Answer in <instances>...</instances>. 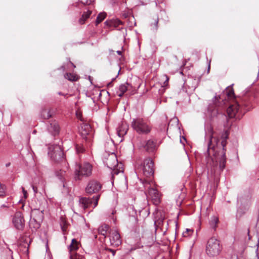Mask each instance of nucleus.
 Returning <instances> with one entry per match:
<instances>
[{"instance_id":"obj_1","label":"nucleus","mask_w":259,"mask_h":259,"mask_svg":"<svg viewBox=\"0 0 259 259\" xmlns=\"http://www.w3.org/2000/svg\"><path fill=\"white\" fill-rule=\"evenodd\" d=\"M205 140H208L207 152L209 155L212 154L219 161L220 168L223 170L226 166V146L228 134L225 131L222 135V141L220 142L215 136L213 128L210 124H207L205 127Z\"/></svg>"},{"instance_id":"obj_2","label":"nucleus","mask_w":259,"mask_h":259,"mask_svg":"<svg viewBox=\"0 0 259 259\" xmlns=\"http://www.w3.org/2000/svg\"><path fill=\"white\" fill-rule=\"evenodd\" d=\"M250 101L248 100L247 96L243 97L240 101L231 105L227 109V114L230 118H240L245 112L249 110V108L245 109L249 106Z\"/></svg>"},{"instance_id":"obj_3","label":"nucleus","mask_w":259,"mask_h":259,"mask_svg":"<svg viewBox=\"0 0 259 259\" xmlns=\"http://www.w3.org/2000/svg\"><path fill=\"white\" fill-rule=\"evenodd\" d=\"M131 126L139 134L147 135L152 130L150 123L146 120L140 117L134 118L131 123Z\"/></svg>"},{"instance_id":"obj_4","label":"nucleus","mask_w":259,"mask_h":259,"mask_svg":"<svg viewBox=\"0 0 259 259\" xmlns=\"http://www.w3.org/2000/svg\"><path fill=\"white\" fill-rule=\"evenodd\" d=\"M222 250L220 241L215 237L210 238L206 244L205 252L210 257H214L220 254Z\"/></svg>"},{"instance_id":"obj_5","label":"nucleus","mask_w":259,"mask_h":259,"mask_svg":"<svg viewBox=\"0 0 259 259\" xmlns=\"http://www.w3.org/2000/svg\"><path fill=\"white\" fill-rule=\"evenodd\" d=\"M154 163L151 158H146L143 163L140 165L136 166V170L143 174L147 178H150L154 174Z\"/></svg>"},{"instance_id":"obj_6","label":"nucleus","mask_w":259,"mask_h":259,"mask_svg":"<svg viewBox=\"0 0 259 259\" xmlns=\"http://www.w3.org/2000/svg\"><path fill=\"white\" fill-rule=\"evenodd\" d=\"M93 166L89 162H84L78 165L75 171V180H80L82 177H88L92 175Z\"/></svg>"},{"instance_id":"obj_7","label":"nucleus","mask_w":259,"mask_h":259,"mask_svg":"<svg viewBox=\"0 0 259 259\" xmlns=\"http://www.w3.org/2000/svg\"><path fill=\"white\" fill-rule=\"evenodd\" d=\"M104 163L108 168L112 169V177H114L115 175H117L120 172H123L122 169L117 168L118 165V161L116 155L113 152H111V153L108 154V157L104 160Z\"/></svg>"},{"instance_id":"obj_8","label":"nucleus","mask_w":259,"mask_h":259,"mask_svg":"<svg viewBox=\"0 0 259 259\" xmlns=\"http://www.w3.org/2000/svg\"><path fill=\"white\" fill-rule=\"evenodd\" d=\"M100 197V195H97L92 198L80 197L79 200V206L83 209L85 210L87 208L92 207L93 204V208H94L98 205Z\"/></svg>"},{"instance_id":"obj_9","label":"nucleus","mask_w":259,"mask_h":259,"mask_svg":"<svg viewBox=\"0 0 259 259\" xmlns=\"http://www.w3.org/2000/svg\"><path fill=\"white\" fill-rule=\"evenodd\" d=\"M48 154L55 161H59L63 158V150L59 145H51L49 147Z\"/></svg>"},{"instance_id":"obj_10","label":"nucleus","mask_w":259,"mask_h":259,"mask_svg":"<svg viewBox=\"0 0 259 259\" xmlns=\"http://www.w3.org/2000/svg\"><path fill=\"white\" fill-rule=\"evenodd\" d=\"M79 131L80 136L85 141H91L92 138V131L90 124L88 123L83 122L80 124Z\"/></svg>"},{"instance_id":"obj_11","label":"nucleus","mask_w":259,"mask_h":259,"mask_svg":"<svg viewBox=\"0 0 259 259\" xmlns=\"http://www.w3.org/2000/svg\"><path fill=\"white\" fill-rule=\"evenodd\" d=\"M151 183L152 184H151L147 180H145L144 182H143L145 187H147L148 189V195L149 197L156 202H159L160 195L158 190L155 187L152 186V185H154V184L152 182H151Z\"/></svg>"},{"instance_id":"obj_12","label":"nucleus","mask_w":259,"mask_h":259,"mask_svg":"<svg viewBox=\"0 0 259 259\" xmlns=\"http://www.w3.org/2000/svg\"><path fill=\"white\" fill-rule=\"evenodd\" d=\"M13 224L15 228L19 230H22L25 226V221L23 215L20 211L16 212L13 218Z\"/></svg>"},{"instance_id":"obj_13","label":"nucleus","mask_w":259,"mask_h":259,"mask_svg":"<svg viewBox=\"0 0 259 259\" xmlns=\"http://www.w3.org/2000/svg\"><path fill=\"white\" fill-rule=\"evenodd\" d=\"M102 188V185L97 181H90L86 188L85 191L89 194L98 193Z\"/></svg>"},{"instance_id":"obj_14","label":"nucleus","mask_w":259,"mask_h":259,"mask_svg":"<svg viewBox=\"0 0 259 259\" xmlns=\"http://www.w3.org/2000/svg\"><path fill=\"white\" fill-rule=\"evenodd\" d=\"M110 242L112 245L118 246L121 243L120 235L116 230H112L109 235Z\"/></svg>"},{"instance_id":"obj_15","label":"nucleus","mask_w":259,"mask_h":259,"mask_svg":"<svg viewBox=\"0 0 259 259\" xmlns=\"http://www.w3.org/2000/svg\"><path fill=\"white\" fill-rule=\"evenodd\" d=\"M135 89H133L132 84L128 82H126L124 84H121L118 87V91L116 92V94L119 97H122L124 94L126 92H130L131 94H133V91Z\"/></svg>"},{"instance_id":"obj_16","label":"nucleus","mask_w":259,"mask_h":259,"mask_svg":"<svg viewBox=\"0 0 259 259\" xmlns=\"http://www.w3.org/2000/svg\"><path fill=\"white\" fill-rule=\"evenodd\" d=\"M79 248V244L75 239H72L71 243L69 246V250L70 253V258L74 259V255L75 254V251H76Z\"/></svg>"},{"instance_id":"obj_17","label":"nucleus","mask_w":259,"mask_h":259,"mask_svg":"<svg viewBox=\"0 0 259 259\" xmlns=\"http://www.w3.org/2000/svg\"><path fill=\"white\" fill-rule=\"evenodd\" d=\"M48 131L53 136L58 135L60 131V126L58 122L55 120L52 121L48 127Z\"/></svg>"},{"instance_id":"obj_18","label":"nucleus","mask_w":259,"mask_h":259,"mask_svg":"<svg viewBox=\"0 0 259 259\" xmlns=\"http://www.w3.org/2000/svg\"><path fill=\"white\" fill-rule=\"evenodd\" d=\"M127 130V124L126 123L122 122L116 129L117 134L119 137H122L126 134Z\"/></svg>"},{"instance_id":"obj_19","label":"nucleus","mask_w":259,"mask_h":259,"mask_svg":"<svg viewBox=\"0 0 259 259\" xmlns=\"http://www.w3.org/2000/svg\"><path fill=\"white\" fill-rule=\"evenodd\" d=\"M156 147V142L152 140H148L145 145L144 146V148L148 152H152L153 151Z\"/></svg>"},{"instance_id":"obj_20","label":"nucleus","mask_w":259,"mask_h":259,"mask_svg":"<svg viewBox=\"0 0 259 259\" xmlns=\"http://www.w3.org/2000/svg\"><path fill=\"white\" fill-rule=\"evenodd\" d=\"M92 11L88 10L87 12H84L81 17L78 20V23L80 24H83L85 21L90 17Z\"/></svg>"},{"instance_id":"obj_21","label":"nucleus","mask_w":259,"mask_h":259,"mask_svg":"<svg viewBox=\"0 0 259 259\" xmlns=\"http://www.w3.org/2000/svg\"><path fill=\"white\" fill-rule=\"evenodd\" d=\"M218 222L219 218L218 217L215 215L211 217L209 223L210 227L214 230H215Z\"/></svg>"},{"instance_id":"obj_22","label":"nucleus","mask_w":259,"mask_h":259,"mask_svg":"<svg viewBox=\"0 0 259 259\" xmlns=\"http://www.w3.org/2000/svg\"><path fill=\"white\" fill-rule=\"evenodd\" d=\"M108 229H109V226H108L107 225H106V224H103L99 227L98 233L100 234L105 236V237L106 234L108 230Z\"/></svg>"},{"instance_id":"obj_23","label":"nucleus","mask_w":259,"mask_h":259,"mask_svg":"<svg viewBox=\"0 0 259 259\" xmlns=\"http://www.w3.org/2000/svg\"><path fill=\"white\" fill-rule=\"evenodd\" d=\"M64 77L66 79L72 81H77L79 77L75 74L71 73H66L64 74Z\"/></svg>"},{"instance_id":"obj_24","label":"nucleus","mask_w":259,"mask_h":259,"mask_svg":"<svg viewBox=\"0 0 259 259\" xmlns=\"http://www.w3.org/2000/svg\"><path fill=\"white\" fill-rule=\"evenodd\" d=\"M106 13L104 12L100 13L96 20V25H98L99 23H100L103 20L105 19L106 17Z\"/></svg>"},{"instance_id":"obj_25","label":"nucleus","mask_w":259,"mask_h":259,"mask_svg":"<svg viewBox=\"0 0 259 259\" xmlns=\"http://www.w3.org/2000/svg\"><path fill=\"white\" fill-rule=\"evenodd\" d=\"M153 21H154L153 23H152L150 24L151 29L153 31L156 32V31H157V30L158 29V22H159L158 17H156V18H153Z\"/></svg>"},{"instance_id":"obj_26","label":"nucleus","mask_w":259,"mask_h":259,"mask_svg":"<svg viewBox=\"0 0 259 259\" xmlns=\"http://www.w3.org/2000/svg\"><path fill=\"white\" fill-rule=\"evenodd\" d=\"M225 92L229 98H232L234 97V92L232 87H228L226 89V91Z\"/></svg>"},{"instance_id":"obj_27","label":"nucleus","mask_w":259,"mask_h":259,"mask_svg":"<svg viewBox=\"0 0 259 259\" xmlns=\"http://www.w3.org/2000/svg\"><path fill=\"white\" fill-rule=\"evenodd\" d=\"M64 170H60L56 172V175L58 179L63 183L64 180V176L65 175Z\"/></svg>"},{"instance_id":"obj_28","label":"nucleus","mask_w":259,"mask_h":259,"mask_svg":"<svg viewBox=\"0 0 259 259\" xmlns=\"http://www.w3.org/2000/svg\"><path fill=\"white\" fill-rule=\"evenodd\" d=\"M42 117L44 119H49L51 117L50 111H48L47 109H43L41 113Z\"/></svg>"},{"instance_id":"obj_29","label":"nucleus","mask_w":259,"mask_h":259,"mask_svg":"<svg viewBox=\"0 0 259 259\" xmlns=\"http://www.w3.org/2000/svg\"><path fill=\"white\" fill-rule=\"evenodd\" d=\"M60 226L62 231L64 233L66 231L67 228V224L66 220L63 218H61Z\"/></svg>"},{"instance_id":"obj_30","label":"nucleus","mask_w":259,"mask_h":259,"mask_svg":"<svg viewBox=\"0 0 259 259\" xmlns=\"http://www.w3.org/2000/svg\"><path fill=\"white\" fill-rule=\"evenodd\" d=\"M6 187L5 185L0 183V197H4L6 196Z\"/></svg>"},{"instance_id":"obj_31","label":"nucleus","mask_w":259,"mask_h":259,"mask_svg":"<svg viewBox=\"0 0 259 259\" xmlns=\"http://www.w3.org/2000/svg\"><path fill=\"white\" fill-rule=\"evenodd\" d=\"M193 233V230L190 229H186V231L183 233V236L184 237H188Z\"/></svg>"},{"instance_id":"obj_32","label":"nucleus","mask_w":259,"mask_h":259,"mask_svg":"<svg viewBox=\"0 0 259 259\" xmlns=\"http://www.w3.org/2000/svg\"><path fill=\"white\" fill-rule=\"evenodd\" d=\"M75 149H76V152L78 153L83 152L84 151V147H83L82 145H78V144L76 145Z\"/></svg>"},{"instance_id":"obj_33","label":"nucleus","mask_w":259,"mask_h":259,"mask_svg":"<svg viewBox=\"0 0 259 259\" xmlns=\"http://www.w3.org/2000/svg\"><path fill=\"white\" fill-rule=\"evenodd\" d=\"M33 213H38V219L41 220V219H42L43 218V212H42V211H40L38 209H34L33 211Z\"/></svg>"},{"instance_id":"obj_34","label":"nucleus","mask_w":259,"mask_h":259,"mask_svg":"<svg viewBox=\"0 0 259 259\" xmlns=\"http://www.w3.org/2000/svg\"><path fill=\"white\" fill-rule=\"evenodd\" d=\"M76 117L78 119H80L81 121L83 122V120L82 118L81 113L79 111H77L76 113Z\"/></svg>"},{"instance_id":"obj_35","label":"nucleus","mask_w":259,"mask_h":259,"mask_svg":"<svg viewBox=\"0 0 259 259\" xmlns=\"http://www.w3.org/2000/svg\"><path fill=\"white\" fill-rule=\"evenodd\" d=\"M80 3L84 5H90L92 3V0H79Z\"/></svg>"},{"instance_id":"obj_36","label":"nucleus","mask_w":259,"mask_h":259,"mask_svg":"<svg viewBox=\"0 0 259 259\" xmlns=\"http://www.w3.org/2000/svg\"><path fill=\"white\" fill-rule=\"evenodd\" d=\"M22 192L24 195V197L25 198H26L27 197V191L24 189L23 187H22Z\"/></svg>"},{"instance_id":"obj_37","label":"nucleus","mask_w":259,"mask_h":259,"mask_svg":"<svg viewBox=\"0 0 259 259\" xmlns=\"http://www.w3.org/2000/svg\"><path fill=\"white\" fill-rule=\"evenodd\" d=\"M32 189L35 193H36L37 192V188L34 185H32Z\"/></svg>"},{"instance_id":"obj_38","label":"nucleus","mask_w":259,"mask_h":259,"mask_svg":"<svg viewBox=\"0 0 259 259\" xmlns=\"http://www.w3.org/2000/svg\"><path fill=\"white\" fill-rule=\"evenodd\" d=\"M220 97L219 96H214V97L213 99V102H214L216 100H218L219 99H220Z\"/></svg>"},{"instance_id":"obj_39","label":"nucleus","mask_w":259,"mask_h":259,"mask_svg":"<svg viewBox=\"0 0 259 259\" xmlns=\"http://www.w3.org/2000/svg\"><path fill=\"white\" fill-rule=\"evenodd\" d=\"M113 23V21H111V22H110L109 25H110V26H111L112 25ZM105 23L106 25H108V24H109V22L108 21H106L105 22Z\"/></svg>"},{"instance_id":"obj_40","label":"nucleus","mask_w":259,"mask_h":259,"mask_svg":"<svg viewBox=\"0 0 259 259\" xmlns=\"http://www.w3.org/2000/svg\"><path fill=\"white\" fill-rule=\"evenodd\" d=\"M114 21L115 23V24H117V25H119V24H120L121 23V21L120 20H115Z\"/></svg>"},{"instance_id":"obj_41","label":"nucleus","mask_w":259,"mask_h":259,"mask_svg":"<svg viewBox=\"0 0 259 259\" xmlns=\"http://www.w3.org/2000/svg\"><path fill=\"white\" fill-rule=\"evenodd\" d=\"M165 77H166V80H165V82H164V84H166V83H167V82H168V79H169V78H168V76H167V75H165Z\"/></svg>"},{"instance_id":"obj_42","label":"nucleus","mask_w":259,"mask_h":259,"mask_svg":"<svg viewBox=\"0 0 259 259\" xmlns=\"http://www.w3.org/2000/svg\"><path fill=\"white\" fill-rule=\"evenodd\" d=\"M117 53L118 55H121V54H122V52H121V51H117Z\"/></svg>"},{"instance_id":"obj_43","label":"nucleus","mask_w":259,"mask_h":259,"mask_svg":"<svg viewBox=\"0 0 259 259\" xmlns=\"http://www.w3.org/2000/svg\"><path fill=\"white\" fill-rule=\"evenodd\" d=\"M110 251L112 252V253H113V254L114 255L115 253V251L114 250H112V249H110Z\"/></svg>"},{"instance_id":"obj_44","label":"nucleus","mask_w":259,"mask_h":259,"mask_svg":"<svg viewBox=\"0 0 259 259\" xmlns=\"http://www.w3.org/2000/svg\"><path fill=\"white\" fill-rule=\"evenodd\" d=\"M7 207V206L6 205H5V204H3V205L1 206V208H2V207Z\"/></svg>"},{"instance_id":"obj_45","label":"nucleus","mask_w":259,"mask_h":259,"mask_svg":"<svg viewBox=\"0 0 259 259\" xmlns=\"http://www.w3.org/2000/svg\"><path fill=\"white\" fill-rule=\"evenodd\" d=\"M10 165V163H7V164H6V166L7 167H8V166H9Z\"/></svg>"},{"instance_id":"obj_46","label":"nucleus","mask_w":259,"mask_h":259,"mask_svg":"<svg viewBox=\"0 0 259 259\" xmlns=\"http://www.w3.org/2000/svg\"><path fill=\"white\" fill-rule=\"evenodd\" d=\"M218 259H226V258H225L224 257H220L218 258Z\"/></svg>"},{"instance_id":"obj_47","label":"nucleus","mask_w":259,"mask_h":259,"mask_svg":"<svg viewBox=\"0 0 259 259\" xmlns=\"http://www.w3.org/2000/svg\"><path fill=\"white\" fill-rule=\"evenodd\" d=\"M70 63L72 64L73 67H75V66L71 62H70Z\"/></svg>"},{"instance_id":"obj_48","label":"nucleus","mask_w":259,"mask_h":259,"mask_svg":"<svg viewBox=\"0 0 259 259\" xmlns=\"http://www.w3.org/2000/svg\"><path fill=\"white\" fill-rule=\"evenodd\" d=\"M39 227V224H37V226L36 227V228H38Z\"/></svg>"},{"instance_id":"obj_49","label":"nucleus","mask_w":259,"mask_h":259,"mask_svg":"<svg viewBox=\"0 0 259 259\" xmlns=\"http://www.w3.org/2000/svg\"><path fill=\"white\" fill-rule=\"evenodd\" d=\"M248 236H249L248 239H250V236H249V231H248Z\"/></svg>"},{"instance_id":"obj_50","label":"nucleus","mask_w":259,"mask_h":259,"mask_svg":"<svg viewBox=\"0 0 259 259\" xmlns=\"http://www.w3.org/2000/svg\"><path fill=\"white\" fill-rule=\"evenodd\" d=\"M59 94L60 95H63L61 92H59Z\"/></svg>"},{"instance_id":"obj_51","label":"nucleus","mask_w":259,"mask_h":259,"mask_svg":"<svg viewBox=\"0 0 259 259\" xmlns=\"http://www.w3.org/2000/svg\"><path fill=\"white\" fill-rule=\"evenodd\" d=\"M209 68H210V65H209V66H208V69H209Z\"/></svg>"}]
</instances>
